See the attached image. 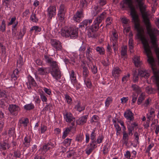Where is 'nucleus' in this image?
<instances>
[{"label":"nucleus","instance_id":"f257e3e1","mask_svg":"<svg viewBox=\"0 0 159 159\" xmlns=\"http://www.w3.org/2000/svg\"><path fill=\"white\" fill-rule=\"evenodd\" d=\"M143 0H135L138 5L142 14L143 22L146 25L148 34L149 35L151 42H156L157 36L159 35V31L152 27L150 23L148 18V14L145 11V6L143 2Z\"/></svg>","mask_w":159,"mask_h":159},{"label":"nucleus","instance_id":"f03ea898","mask_svg":"<svg viewBox=\"0 0 159 159\" xmlns=\"http://www.w3.org/2000/svg\"><path fill=\"white\" fill-rule=\"evenodd\" d=\"M106 14L105 12H102L100 16L96 18L93 22V24L90 27H89V26L92 23V19L84 20L80 24V27L82 29L83 28L87 29L88 30V36L89 37H94V32L98 29L99 24L104 18V15Z\"/></svg>","mask_w":159,"mask_h":159},{"label":"nucleus","instance_id":"7ed1b4c3","mask_svg":"<svg viewBox=\"0 0 159 159\" xmlns=\"http://www.w3.org/2000/svg\"><path fill=\"white\" fill-rule=\"evenodd\" d=\"M60 33L63 37L66 38L70 37L72 39L76 38L78 36L77 30L73 27H65L62 28Z\"/></svg>","mask_w":159,"mask_h":159},{"label":"nucleus","instance_id":"20e7f679","mask_svg":"<svg viewBox=\"0 0 159 159\" xmlns=\"http://www.w3.org/2000/svg\"><path fill=\"white\" fill-rule=\"evenodd\" d=\"M52 70L51 73L53 77L56 80L60 78L61 73L60 71L57 64L56 62H53L52 64Z\"/></svg>","mask_w":159,"mask_h":159},{"label":"nucleus","instance_id":"39448f33","mask_svg":"<svg viewBox=\"0 0 159 159\" xmlns=\"http://www.w3.org/2000/svg\"><path fill=\"white\" fill-rule=\"evenodd\" d=\"M118 36L116 32H113L111 38V42L112 43L113 48L114 51L116 52L117 50L118 45L117 43Z\"/></svg>","mask_w":159,"mask_h":159},{"label":"nucleus","instance_id":"423d86ee","mask_svg":"<svg viewBox=\"0 0 159 159\" xmlns=\"http://www.w3.org/2000/svg\"><path fill=\"white\" fill-rule=\"evenodd\" d=\"M8 109L10 113L15 116L18 115L20 109L19 107L16 104L10 105Z\"/></svg>","mask_w":159,"mask_h":159},{"label":"nucleus","instance_id":"0eeeda50","mask_svg":"<svg viewBox=\"0 0 159 159\" xmlns=\"http://www.w3.org/2000/svg\"><path fill=\"white\" fill-rule=\"evenodd\" d=\"M132 88L133 90L137 93V94L134 93L132 96V104H134L136 102L138 96V93L140 92L141 90L140 88L135 85H133Z\"/></svg>","mask_w":159,"mask_h":159},{"label":"nucleus","instance_id":"6e6552de","mask_svg":"<svg viewBox=\"0 0 159 159\" xmlns=\"http://www.w3.org/2000/svg\"><path fill=\"white\" fill-rule=\"evenodd\" d=\"M56 9L54 6H50L48 9V15L49 16V19H51L53 16L56 14Z\"/></svg>","mask_w":159,"mask_h":159},{"label":"nucleus","instance_id":"1a4fd4ad","mask_svg":"<svg viewBox=\"0 0 159 159\" xmlns=\"http://www.w3.org/2000/svg\"><path fill=\"white\" fill-rule=\"evenodd\" d=\"M58 18L61 21H62L65 18V10H64V6L63 5L60 6L58 13Z\"/></svg>","mask_w":159,"mask_h":159},{"label":"nucleus","instance_id":"9d476101","mask_svg":"<svg viewBox=\"0 0 159 159\" xmlns=\"http://www.w3.org/2000/svg\"><path fill=\"white\" fill-rule=\"evenodd\" d=\"M54 145L53 144L50 143L43 146V148L42 149H40L39 151H41L42 154H44L48 150L54 147Z\"/></svg>","mask_w":159,"mask_h":159},{"label":"nucleus","instance_id":"9b49d317","mask_svg":"<svg viewBox=\"0 0 159 159\" xmlns=\"http://www.w3.org/2000/svg\"><path fill=\"white\" fill-rule=\"evenodd\" d=\"M52 45L57 50H61L62 46L61 45V43L59 41L53 39L51 40Z\"/></svg>","mask_w":159,"mask_h":159},{"label":"nucleus","instance_id":"f8f14e48","mask_svg":"<svg viewBox=\"0 0 159 159\" xmlns=\"http://www.w3.org/2000/svg\"><path fill=\"white\" fill-rule=\"evenodd\" d=\"M70 80L71 83L73 84L74 86L76 87L77 85V81L75 74L73 70H71L70 73Z\"/></svg>","mask_w":159,"mask_h":159},{"label":"nucleus","instance_id":"ddd939ff","mask_svg":"<svg viewBox=\"0 0 159 159\" xmlns=\"http://www.w3.org/2000/svg\"><path fill=\"white\" fill-rule=\"evenodd\" d=\"M133 113L130 110H128L124 113V117L128 120L130 121L134 120Z\"/></svg>","mask_w":159,"mask_h":159},{"label":"nucleus","instance_id":"4468645a","mask_svg":"<svg viewBox=\"0 0 159 159\" xmlns=\"http://www.w3.org/2000/svg\"><path fill=\"white\" fill-rule=\"evenodd\" d=\"M129 131V134L131 135H132L133 131L134 129H137L138 128V124L135 122H133L131 124V125H129L127 126Z\"/></svg>","mask_w":159,"mask_h":159},{"label":"nucleus","instance_id":"2eb2a0df","mask_svg":"<svg viewBox=\"0 0 159 159\" xmlns=\"http://www.w3.org/2000/svg\"><path fill=\"white\" fill-rule=\"evenodd\" d=\"M133 60L136 66L139 67L142 65V62L139 56H134L133 58Z\"/></svg>","mask_w":159,"mask_h":159},{"label":"nucleus","instance_id":"dca6fc26","mask_svg":"<svg viewBox=\"0 0 159 159\" xmlns=\"http://www.w3.org/2000/svg\"><path fill=\"white\" fill-rule=\"evenodd\" d=\"M64 118L67 122H70L74 121L75 119L72 116V115L70 112H67L64 115Z\"/></svg>","mask_w":159,"mask_h":159},{"label":"nucleus","instance_id":"f3484780","mask_svg":"<svg viewBox=\"0 0 159 159\" xmlns=\"http://www.w3.org/2000/svg\"><path fill=\"white\" fill-rule=\"evenodd\" d=\"M87 116H83L76 120V123L78 125H82L85 123L87 120Z\"/></svg>","mask_w":159,"mask_h":159},{"label":"nucleus","instance_id":"a211bd4d","mask_svg":"<svg viewBox=\"0 0 159 159\" xmlns=\"http://www.w3.org/2000/svg\"><path fill=\"white\" fill-rule=\"evenodd\" d=\"M83 17L82 11H77L73 17V19L75 22H79L80 20Z\"/></svg>","mask_w":159,"mask_h":159},{"label":"nucleus","instance_id":"6ab92c4d","mask_svg":"<svg viewBox=\"0 0 159 159\" xmlns=\"http://www.w3.org/2000/svg\"><path fill=\"white\" fill-rule=\"evenodd\" d=\"M30 138L29 136L25 137L23 140V146L24 147H28L30 145Z\"/></svg>","mask_w":159,"mask_h":159},{"label":"nucleus","instance_id":"aec40b11","mask_svg":"<svg viewBox=\"0 0 159 159\" xmlns=\"http://www.w3.org/2000/svg\"><path fill=\"white\" fill-rule=\"evenodd\" d=\"M70 59L71 61L74 63H77L78 61H79L80 59L81 60V58H80L78 59V55L76 53H73L71 54V55Z\"/></svg>","mask_w":159,"mask_h":159},{"label":"nucleus","instance_id":"412c9836","mask_svg":"<svg viewBox=\"0 0 159 159\" xmlns=\"http://www.w3.org/2000/svg\"><path fill=\"white\" fill-rule=\"evenodd\" d=\"M92 51V49L89 47L87 48V49L86 51V55L89 61H91L92 59V55L91 52Z\"/></svg>","mask_w":159,"mask_h":159},{"label":"nucleus","instance_id":"4be33fe9","mask_svg":"<svg viewBox=\"0 0 159 159\" xmlns=\"http://www.w3.org/2000/svg\"><path fill=\"white\" fill-rule=\"evenodd\" d=\"M154 110L153 109H151L149 111V113L147 114V118L148 120L150 121L155 116Z\"/></svg>","mask_w":159,"mask_h":159},{"label":"nucleus","instance_id":"5701e85b","mask_svg":"<svg viewBox=\"0 0 159 159\" xmlns=\"http://www.w3.org/2000/svg\"><path fill=\"white\" fill-rule=\"evenodd\" d=\"M138 75L141 77L147 78L149 76L148 73L146 70H139V71Z\"/></svg>","mask_w":159,"mask_h":159},{"label":"nucleus","instance_id":"b1692460","mask_svg":"<svg viewBox=\"0 0 159 159\" xmlns=\"http://www.w3.org/2000/svg\"><path fill=\"white\" fill-rule=\"evenodd\" d=\"M121 71L118 67L114 68L112 71V75L115 78L118 77L121 72Z\"/></svg>","mask_w":159,"mask_h":159},{"label":"nucleus","instance_id":"393cba45","mask_svg":"<svg viewBox=\"0 0 159 159\" xmlns=\"http://www.w3.org/2000/svg\"><path fill=\"white\" fill-rule=\"evenodd\" d=\"M127 46H123L122 47L121 51V56L122 58L125 59L127 55Z\"/></svg>","mask_w":159,"mask_h":159},{"label":"nucleus","instance_id":"a878e982","mask_svg":"<svg viewBox=\"0 0 159 159\" xmlns=\"http://www.w3.org/2000/svg\"><path fill=\"white\" fill-rule=\"evenodd\" d=\"M41 29L40 27L37 26H34L31 27L30 31L31 32H34L35 34H37L41 31Z\"/></svg>","mask_w":159,"mask_h":159},{"label":"nucleus","instance_id":"bb28decb","mask_svg":"<svg viewBox=\"0 0 159 159\" xmlns=\"http://www.w3.org/2000/svg\"><path fill=\"white\" fill-rule=\"evenodd\" d=\"M85 85L88 88H91L92 87V84L90 80L88 78H85L84 79Z\"/></svg>","mask_w":159,"mask_h":159},{"label":"nucleus","instance_id":"cd10ccee","mask_svg":"<svg viewBox=\"0 0 159 159\" xmlns=\"http://www.w3.org/2000/svg\"><path fill=\"white\" fill-rule=\"evenodd\" d=\"M129 47L130 52L132 53L133 52L134 41L132 38H130L129 40Z\"/></svg>","mask_w":159,"mask_h":159},{"label":"nucleus","instance_id":"c85d7f7f","mask_svg":"<svg viewBox=\"0 0 159 159\" xmlns=\"http://www.w3.org/2000/svg\"><path fill=\"white\" fill-rule=\"evenodd\" d=\"M123 142L124 143L127 144L128 143V134L125 131H123Z\"/></svg>","mask_w":159,"mask_h":159},{"label":"nucleus","instance_id":"c756f323","mask_svg":"<svg viewBox=\"0 0 159 159\" xmlns=\"http://www.w3.org/2000/svg\"><path fill=\"white\" fill-rule=\"evenodd\" d=\"M100 11V8L97 6H95L92 9L91 13L93 16H95Z\"/></svg>","mask_w":159,"mask_h":159},{"label":"nucleus","instance_id":"7c9ffc66","mask_svg":"<svg viewBox=\"0 0 159 159\" xmlns=\"http://www.w3.org/2000/svg\"><path fill=\"white\" fill-rule=\"evenodd\" d=\"M75 108L77 111H80L84 109V107L82 106L80 102H78L77 104L75 106Z\"/></svg>","mask_w":159,"mask_h":159},{"label":"nucleus","instance_id":"2f4dec72","mask_svg":"<svg viewBox=\"0 0 159 159\" xmlns=\"http://www.w3.org/2000/svg\"><path fill=\"white\" fill-rule=\"evenodd\" d=\"M85 50V48L84 46H82L79 49L80 52V57H84V51Z\"/></svg>","mask_w":159,"mask_h":159},{"label":"nucleus","instance_id":"473e14b6","mask_svg":"<svg viewBox=\"0 0 159 159\" xmlns=\"http://www.w3.org/2000/svg\"><path fill=\"white\" fill-rule=\"evenodd\" d=\"M89 74V71L88 70V68L87 67H83V75L84 79L87 78Z\"/></svg>","mask_w":159,"mask_h":159},{"label":"nucleus","instance_id":"72a5a7b5","mask_svg":"<svg viewBox=\"0 0 159 159\" xmlns=\"http://www.w3.org/2000/svg\"><path fill=\"white\" fill-rule=\"evenodd\" d=\"M121 21L123 24L124 27L126 26L129 22V20L125 17H123L121 18Z\"/></svg>","mask_w":159,"mask_h":159},{"label":"nucleus","instance_id":"f704fd0d","mask_svg":"<svg viewBox=\"0 0 159 159\" xmlns=\"http://www.w3.org/2000/svg\"><path fill=\"white\" fill-rule=\"evenodd\" d=\"M10 147V146L8 144L4 143L1 145L0 149L2 150H4L9 148Z\"/></svg>","mask_w":159,"mask_h":159},{"label":"nucleus","instance_id":"c9c22d12","mask_svg":"<svg viewBox=\"0 0 159 159\" xmlns=\"http://www.w3.org/2000/svg\"><path fill=\"white\" fill-rule=\"evenodd\" d=\"M112 101L111 98L108 97L106 99L105 102V105L106 107H108L111 103Z\"/></svg>","mask_w":159,"mask_h":159},{"label":"nucleus","instance_id":"e433bc0d","mask_svg":"<svg viewBox=\"0 0 159 159\" xmlns=\"http://www.w3.org/2000/svg\"><path fill=\"white\" fill-rule=\"evenodd\" d=\"M70 131V129L69 128H66L63 133L62 138L63 139H65L69 133Z\"/></svg>","mask_w":159,"mask_h":159},{"label":"nucleus","instance_id":"4c0bfd02","mask_svg":"<svg viewBox=\"0 0 159 159\" xmlns=\"http://www.w3.org/2000/svg\"><path fill=\"white\" fill-rule=\"evenodd\" d=\"M96 50L100 54H103L104 53V49L101 47H98L96 48Z\"/></svg>","mask_w":159,"mask_h":159},{"label":"nucleus","instance_id":"58836bf2","mask_svg":"<svg viewBox=\"0 0 159 159\" xmlns=\"http://www.w3.org/2000/svg\"><path fill=\"white\" fill-rule=\"evenodd\" d=\"M34 107V105L31 103L26 104L24 106V108L26 110L32 109Z\"/></svg>","mask_w":159,"mask_h":159},{"label":"nucleus","instance_id":"ea45409f","mask_svg":"<svg viewBox=\"0 0 159 159\" xmlns=\"http://www.w3.org/2000/svg\"><path fill=\"white\" fill-rule=\"evenodd\" d=\"M65 99L69 104H71L72 103V100L71 97L67 94H66L65 95Z\"/></svg>","mask_w":159,"mask_h":159},{"label":"nucleus","instance_id":"a19ab883","mask_svg":"<svg viewBox=\"0 0 159 159\" xmlns=\"http://www.w3.org/2000/svg\"><path fill=\"white\" fill-rule=\"evenodd\" d=\"M46 70L43 68H40L38 69L37 73L41 75H43L45 74Z\"/></svg>","mask_w":159,"mask_h":159},{"label":"nucleus","instance_id":"79ce46f5","mask_svg":"<svg viewBox=\"0 0 159 159\" xmlns=\"http://www.w3.org/2000/svg\"><path fill=\"white\" fill-rule=\"evenodd\" d=\"M44 59L45 60V61L48 63H50L51 64V66H52V63L54 61H52V59L49 57L45 55L44 56Z\"/></svg>","mask_w":159,"mask_h":159},{"label":"nucleus","instance_id":"37998d69","mask_svg":"<svg viewBox=\"0 0 159 159\" xmlns=\"http://www.w3.org/2000/svg\"><path fill=\"white\" fill-rule=\"evenodd\" d=\"M31 20L33 22H36L38 21V19L36 17L35 15L32 13L30 17Z\"/></svg>","mask_w":159,"mask_h":159},{"label":"nucleus","instance_id":"c03bdc74","mask_svg":"<svg viewBox=\"0 0 159 159\" xmlns=\"http://www.w3.org/2000/svg\"><path fill=\"white\" fill-rule=\"evenodd\" d=\"M6 26L5 22L4 20L2 22V24L0 27V30L2 32L4 31L5 30Z\"/></svg>","mask_w":159,"mask_h":159},{"label":"nucleus","instance_id":"a18cd8bd","mask_svg":"<svg viewBox=\"0 0 159 159\" xmlns=\"http://www.w3.org/2000/svg\"><path fill=\"white\" fill-rule=\"evenodd\" d=\"M129 76L130 75L129 74H128L127 75H125L122 78V81L124 83H125L129 79Z\"/></svg>","mask_w":159,"mask_h":159},{"label":"nucleus","instance_id":"49530a36","mask_svg":"<svg viewBox=\"0 0 159 159\" xmlns=\"http://www.w3.org/2000/svg\"><path fill=\"white\" fill-rule=\"evenodd\" d=\"M144 99V97L141 94L139 97V98L138 100V105H139L141 104V103L142 102V101Z\"/></svg>","mask_w":159,"mask_h":159},{"label":"nucleus","instance_id":"de8ad7c7","mask_svg":"<svg viewBox=\"0 0 159 159\" xmlns=\"http://www.w3.org/2000/svg\"><path fill=\"white\" fill-rule=\"evenodd\" d=\"M95 134L94 132L93 131L91 134V139L92 140V141L93 143V142H95Z\"/></svg>","mask_w":159,"mask_h":159},{"label":"nucleus","instance_id":"09e8293b","mask_svg":"<svg viewBox=\"0 0 159 159\" xmlns=\"http://www.w3.org/2000/svg\"><path fill=\"white\" fill-rule=\"evenodd\" d=\"M40 98L42 101L43 102H46L47 101V98L46 96L44 94H41L40 96Z\"/></svg>","mask_w":159,"mask_h":159},{"label":"nucleus","instance_id":"8fccbe9b","mask_svg":"<svg viewBox=\"0 0 159 159\" xmlns=\"http://www.w3.org/2000/svg\"><path fill=\"white\" fill-rule=\"evenodd\" d=\"M47 127L46 126L44 125H41V133H44L47 130Z\"/></svg>","mask_w":159,"mask_h":159},{"label":"nucleus","instance_id":"3c124183","mask_svg":"<svg viewBox=\"0 0 159 159\" xmlns=\"http://www.w3.org/2000/svg\"><path fill=\"white\" fill-rule=\"evenodd\" d=\"M43 89L45 92L47 94L50 95L51 94V91L50 89L44 87L43 88Z\"/></svg>","mask_w":159,"mask_h":159},{"label":"nucleus","instance_id":"603ef678","mask_svg":"<svg viewBox=\"0 0 159 159\" xmlns=\"http://www.w3.org/2000/svg\"><path fill=\"white\" fill-rule=\"evenodd\" d=\"M9 135L10 136L14 135L15 134V129L14 128L10 129L8 132Z\"/></svg>","mask_w":159,"mask_h":159},{"label":"nucleus","instance_id":"864d4df0","mask_svg":"<svg viewBox=\"0 0 159 159\" xmlns=\"http://www.w3.org/2000/svg\"><path fill=\"white\" fill-rule=\"evenodd\" d=\"M91 147L90 148H88L87 149L89 150V153H90L93 150V149L95 147V145L93 144H90Z\"/></svg>","mask_w":159,"mask_h":159},{"label":"nucleus","instance_id":"5fc2aeb1","mask_svg":"<svg viewBox=\"0 0 159 159\" xmlns=\"http://www.w3.org/2000/svg\"><path fill=\"white\" fill-rule=\"evenodd\" d=\"M0 53L2 54H4L5 53V48L4 47L0 46Z\"/></svg>","mask_w":159,"mask_h":159},{"label":"nucleus","instance_id":"6e6d98bb","mask_svg":"<svg viewBox=\"0 0 159 159\" xmlns=\"http://www.w3.org/2000/svg\"><path fill=\"white\" fill-rule=\"evenodd\" d=\"M125 157L127 159L130 158L131 157V154L130 152L129 151H127L126 153L124 154Z\"/></svg>","mask_w":159,"mask_h":159},{"label":"nucleus","instance_id":"4d7b16f0","mask_svg":"<svg viewBox=\"0 0 159 159\" xmlns=\"http://www.w3.org/2000/svg\"><path fill=\"white\" fill-rule=\"evenodd\" d=\"M128 97H123L121 99V102L122 104H124L128 101Z\"/></svg>","mask_w":159,"mask_h":159},{"label":"nucleus","instance_id":"13d9d810","mask_svg":"<svg viewBox=\"0 0 159 159\" xmlns=\"http://www.w3.org/2000/svg\"><path fill=\"white\" fill-rule=\"evenodd\" d=\"M124 27V33L125 34H127V33L128 32H129L130 28L129 26H128L127 27H125V26Z\"/></svg>","mask_w":159,"mask_h":159},{"label":"nucleus","instance_id":"bf43d9fd","mask_svg":"<svg viewBox=\"0 0 159 159\" xmlns=\"http://www.w3.org/2000/svg\"><path fill=\"white\" fill-rule=\"evenodd\" d=\"M107 52L108 55L110 56L111 55L112 52V49L110 46L108 45L107 47Z\"/></svg>","mask_w":159,"mask_h":159},{"label":"nucleus","instance_id":"052dcab7","mask_svg":"<svg viewBox=\"0 0 159 159\" xmlns=\"http://www.w3.org/2000/svg\"><path fill=\"white\" fill-rule=\"evenodd\" d=\"M114 126L116 128V130L117 131H121V129L119 125L117 124L116 122H115V121H114Z\"/></svg>","mask_w":159,"mask_h":159},{"label":"nucleus","instance_id":"680f3d73","mask_svg":"<svg viewBox=\"0 0 159 159\" xmlns=\"http://www.w3.org/2000/svg\"><path fill=\"white\" fill-rule=\"evenodd\" d=\"M112 21V19L111 17H109L107 18L106 20L107 25H110Z\"/></svg>","mask_w":159,"mask_h":159},{"label":"nucleus","instance_id":"e2e57ef3","mask_svg":"<svg viewBox=\"0 0 159 159\" xmlns=\"http://www.w3.org/2000/svg\"><path fill=\"white\" fill-rule=\"evenodd\" d=\"M103 139V137L102 135H99L98 138L97 142L98 143H100Z\"/></svg>","mask_w":159,"mask_h":159},{"label":"nucleus","instance_id":"0e129e2a","mask_svg":"<svg viewBox=\"0 0 159 159\" xmlns=\"http://www.w3.org/2000/svg\"><path fill=\"white\" fill-rule=\"evenodd\" d=\"M83 139V137L82 136H78L76 138V140L78 142H81Z\"/></svg>","mask_w":159,"mask_h":159},{"label":"nucleus","instance_id":"69168bd1","mask_svg":"<svg viewBox=\"0 0 159 159\" xmlns=\"http://www.w3.org/2000/svg\"><path fill=\"white\" fill-rule=\"evenodd\" d=\"M158 122V121L157 120H154V121L152 122V124H151V127L152 129H153L154 128V126H153V125H154V126H156V125L157 124Z\"/></svg>","mask_w":159,"mask_h":159},{"label":"nucleus","instance_id":"338daca9","mask_svg":"<svg viewBox=\"0 0 159 159\" xmlns=\"http://www.w3.org/2000/svg\"><path fill=\"white\" fill-rule=\"evenodd\" d=\"M92 71L93 74H95L97 72V67L94 65H93L92 67Z\"/></svg>","mask_w":159,"mask_h":159},{"label":"nucleus","instance_id":"774afa93","mask_svg":"<svg viewBox=\"0 0 159 159\" xmlns=\"http://www.w3.org/2000/svg\"><path fill=\"white\" fill-rule=\"evenodd\" d=\"M99 5L103 6L106 3V0H99L98 1Z\"/></svg>","mask_w":159,"mask_h":159}]
</instances>
